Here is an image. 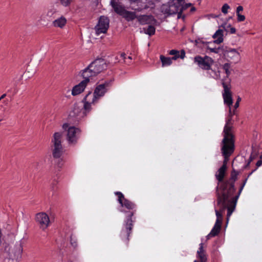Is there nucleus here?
<instances>
[{
  "label": "nucleus",
  "instance_id": "obj_1",
  "mask_svg": "<svg viewBox=\"0 0 262 262\" xmlns=\"http://www.w3.org/2000/svg\"><path fill=\"white\" fill-rule=\"evenodd\" d=\"M224 88L223 92V97L224 102L229 106V116L226 121V124L224 128L223 139V151L225 155H228V154L232 152L233 149V138L232 134V124L231 122L232 118L234 114V112H232L231 106L233 104V99L232 94L230 91V88L229 87L225 82L222 83Z\"/></svg>",
  "mask_w": 262,
  "mask_h": 262
},
{
  "label": "nucleus",
  "instance_id": "obj_2",
  "mask_svg": "<svg viewBox=\"0 0 262 262\" xmlns=\"http://www.w3.org/2000/svg\"><path fill=\"white\" fill-rule=\"evenodd\" d=\"M109 86V83L105 82L104 83L98 85L95 89L94 93L90 92L83 98L82 102L84 103L83 108L85 111L90 112L91 109V104L97 103L98 100L107 91V88Z\"/></svg>",
  "mask_w": 262,
  "mask_h": 262
},
{
  "label": "nucleus",
  "instance_id": "obj_3",
  "mask_svg": "<svg viewBox=\"0 0 262 262\" xmlns=\"http://www.w3.org/2000/svg\"><path fill=\"white\" fill-rule=\"evenodd\" d=\"M61 134L57 132L54 134L53 139L52 140V142L53 143L52 155L53 158L56 160L55 162L57 163L58 167H61L62 165V160L60 158L63 151L62 146L61 143Z\"/></svg>",
  "mask_w": 262,
  "mask_h": 262
},
{
  "label": "nucleus",
  "instance_id": "obj_4",
  "mask_svg": "<svg viewBox=\"0 0 262 262\" xmlns=\"http://www.w3.org/2000/svg\"><path fill=\"white\" fill-rule=\"evenodd\" d=\"M217 206L215 207V212L216 216V223L222 224L223 220V213L224 212L227 207V200L228 197L227 196L226 192L224 191L222 194H221L220 190L217 187Z\"/></svg>",
  "mask_w": 262,
  "mask_h": 262
},
{
  "label": "nucleus",
  "instance_id": "obj_5",
  "mask_svg": "<svg viewBox=\"0 0 262 262\" xmlns=\"http://www.w3.org/2000/svg\"><path fill=\"white\" fill-rule=\"evenodd\" d=\"M4 252L7 254L9 259L18 260L21 257L23 251L21 241L16 242L15 245L6 244L4 248Z\"/></svg>",
  "mask_w": 262,
  "mask_h": 262
},
{
  "label": "nucleus",
  "instance_id": "obj_6",
  "mask_svg": "<svg viewBox=\"0 0 262 262\" xmlns=\"http://www.w3.org/2000/svg\"><path fill=\"white\" fill-rule=\"evenodd\" d=\"M126 20L128 21L133 20L136 17H126ZM138 18V21L141 25H148L147 28H143L141 32H144V33L151 36L155 33V28L154 26L157 25V21L154 18V17H136Z\"/></svg>",
  "mask_w": 262,
  "mask_h": 262
},
{
  "label": "nucleus",
  "instance_id": "obj_7",
  "mask_svg": "<svg viewBox=\"0 0 262 262\" xmlns=\"http://www.w3.org/2000/svg\"><path fill=\"white\" fill-rule=\"evenodd\" d=\"M63 129L66 132L67 140L69 143H75L80 134V130L78 128L70 125L68 123H64L62 125Z\"/></svg>",
  "mask_w": 262,
  "mask_h": 262
},
{
  "label": "nucleus",
  "instance_id": "obj_8",
  "mask_svg": "<svg viewBox=\"0 0 262 262\" xmlns=\"http://www.w3.org/2000/svg\"><path fill=\"white\" fill-rule=\"evenodd\" d=\"M235 191V188L234 187L233 184H232L230 186V187L228 191V193H226L227 196L228 197V199L227 200V222H228L230 216L232 214V212L234 211L237 199L232 197L233 193Z\"/></svg>",
  "mask_w": 262,
  "mask_h": 262
},
{
  "label": "nucleus",
  "instance_id": "obj_9",
  "mask_svg": "<svg viewBox=\"0 0 262 262\" xmlns=\"http://www.w3.org/2000/svg\"><path fill=\"white\" fill-rule=\"evenodd\" d=\"M222 54L227 61L232 63H237L241 60V56L238 49L226 48L223 50Z\"/></svg>",
  "mask_w": 262,
  "mask_h": 262
},
{
  "label": "nucleus",
  "instance_id": "obj_10",
  "mask_svg": "<svg viewBox=\"0 0 262 262\" xmlns=\"http://www.w3.org/2000/svg\"><path fill=\"white\" fill-rule=\"evenodd\" d=\"M111 4L114 11L119 15L123 16H137L134 11L132 12L127 10L119 2L112 0Z\"/></svg>",
  "mask_w": 262,
  "mask_h": 262
},
{
  "label": "nucleus",
  "instance_id": "obj_11",
  "mask_svg": "<svg viewBox=\"0 0 262 262\" xmlns=\"http://www.w3.org/2000/svg\"><path fill=\"white\" fill-rule=\"evenodd\" d=\"M183 9V7L176 4H164L162 7V11L164 14L168 15L177 14L178 16H181Z\"/></svg>",
  "mask_w": 262,
  "mask_h": 262
},
{
  "label": "nucleus",
  "instance_id": "obj_12",
  "mask_svg": "<svg viewBox=\"0 0 262 262\" xmlns=\"http://www.w3.org/2000/svg\"><path fill=\"white\" fill-rule=\"evenodd\" d=\"M110 26V20L108 17H99L97 25L95 27L96 34L97 35L106 33Z\"/></svg>",
  "mask_w": 262,
  "mask_h": 262
},
{
  "label": "nucleus",
  "instance_id": "obj_13",
  "mask_svg": "<svg viewBox=\"0 0 262 262\" xmlns=\"http://www.w3.org/2000/svg\"><path fill=\"white\" fill-rule=\"evenodd\" d=\"M223 141L222 142V148H221V150H222V154L223 155V156L224 157V158H225V160H224V164L223 165L221 166V167L218 170L217 172L215 174V177H216V178L217 179V180H218L219 181V183H221L223 182V179L224 178V176H225V171H226V168H227V167H226V161L227 160H228V157L231 155V154L234 151V140L233 139V149H232V152L229 153L228 155H225L223 153ZM219 183H218L219 184Z\"/></svg>",
  "mask_w": 262,
  "mask_h": 262
},
{
  "label": "nucleus",
  "instance_id": "obj_14",
  "mask_svg": "<svg viewBox=\"0 0 262 262\" xmlns=\"http://www.w3.org/2000/svg\"><path fill=\"white\" fill-rule=\"evenodd\" d=\"M194 62L201 69L208 70L210 69V67L213 63V60L211 57L207 56L204 57L198 56L194 58Z\"/></svg>",
  "mask_w": 262,
  "mask_h": 262
},
{
  "label": "nucleus",
  "instance_id": "obj_15",
  "mask_svg": "<svg viewBox=\"0 0 262 262\" xmlns=\"http://www.w3.org/2000/svg\"><path fill=\"white\" fill-rule=\"evenodd\" d=\"M133 215V212H130L125 221V224H124V227L122 229L121 232V236L122 239L126 238L128 239V237L133 228V221L132 220V216Z\"/></svg>",
  "mask_w": 262,
  "mask_h": 262
},
{
  "label": "nucleus",
  "instance_id": "obj_16",
  "mask_svg": "<svg viewBox=\"0 0 262 262\" xmlns=\"http://www.w3.org/2000/svg\"><path fill=\"white\" fill-rule=\"evenodd\" d=\"M35 220L42 230L46 229L50 224V219L48 215L45 212H40L36 215Z\"/></svg>",
  "mask_w": 262,
  "mask_h": 262
},
{
  "label": "nucleus",
  "instance_id": "obj_17",
  "mask_svg": "<svg viewBox=\"0 0 262 262\" xmlns=\"http://www.w3.org/2000/svg\"><path fill=\"white\" fill-rule=\"evenodd\" d=\"M89 65L96 75L106 68L105 61L102 59H96Z\"/></svg>",
  "mask_w": 262,
  "mask_h": 262
},
{
  "label": "nucleus",
  "instance_id": "obj_18",
  "mask_svg": "<svg viewBox=\"0 0 262 262\" xmlns=\"http://www.w3.org/2000/svg\"><path fill=\"white\" fill-rule=\"evenodd\" d=\"M115 194L118 195V201L122 207H124L128 209H133L134 208L135 206V204L129 200L125 199L123 194L121 192H116Z\"/></svg>",
  "mask_w": 262,
  "mask_h": 262
},
{
  "label": "nucleus",
  "instance_id": "obj_19",
  "mask_svg": "<svg viewBox=\"0 0 262 262\" xmlns=\"http://www.w3.org/2000/svg\"><path fill=\"white\" fill-rule=\"evenodd\" d=\"M88 84V80H83L78 84L74 86L72 90V94L76 96L81 94L84 90Z\"/></svg>",
  "mask_w": 262,
  "mask_h": 262
},
{
  "label": "nucleus",
  "instance_id": "obj_20",
  "mask_svg": "<svg viewBox=\"0 0 262 262\" xmlns=\"http://www.w3.org/2000/svg\"><path fill=\"white\" fill-rule=\"evenodd\" d=\"M238 173L236 172L235 170H233L231 175V180L233 181L232 183L229 184V188L227 189V186L228 185V183H223L221 186H220V189H221V194H222L224 191L226 192V193H228V191L230 187V186L232 184H233L234 185V182L236 181L237 179V176Z\"/></svg>",
  "mask_w": 262,
  "mask_h": 262
},
{
  "label": "nucleus",
  "instance_id": "obj_21",
  "mask_svg": "<svg viewBox=\"0 0 262 262\" xmlns=\"http://www.w3.org/2000/svg\"><path fill=\"white\" fill-rule=\"evenodd\" d=\"M94 73L95 72L90 68V65L80 72L81 76L84 79V80H88V83L90 81V77L96 76Z\"/></svg>",
  "mask_w": 262,
  "mask_h": 262
},
{
  "label": "nucleus",
  "instance_id": "obj_22",
  "mask_svg": "<svg viewBox=\"0 0 262 262\" xmlns=\"http://www.w3.org/2000/svg\"><path fill=\"white\" fill-rule=\"evenodd\" d=\"M86 112H89L84 110V112L82 113L81 109L77 105H75L72 111L70 113L69 116L71 118H76V120H78L83 116L81 115V114L86 113Z\"/></svg>",
  "mask_w": 262,
  "mask_h": 262
},
{
  "label": "nucleus",
  "instance_id": "obj_23",
  "mask_svg": "<svg viewBox=\"0 0 262 262\" xmlns=\"http://www.w3.org/2000/svg\"><path fill=\"white\" fill-rule=\"evenodd\" d=\"M212 37L214 39V43L219 44L223 41V30L218 29L213 35Z\"/></svg>",
  "mask_w": 262,
  "mask_h": 262
},
{
  "label": "nucleus",
  "instance_id": "obj_24",
  "mask_svg": "<svg viewBox=\"0 0 262 262\" xmlns=\"http://www.w3.org/2000/svg\"><path fill=\"white\" fill-rule=\"evenodd\" d=\"M199 246L200 247L197 251L198 257L200 258L201 262H206L207 261V257L203 248V244L201 243Z\"/></svg>",
  "mask_w": 262,
  "mask_h": 262
},
{
  "label": "nucleus",
  "instance_id": "obj_25",
  "mask_svg": "<svg viewBox=\"0 0 262 262\" xmlns=\"http://www.w3.org/2000/svg\"><path fill=\"white\" fill-rule=\"evenodd\" d=\"M67 23L65 17H58L53 21V25L55 27L62 28Z\"/></svg>",
  "mask_w": 262,
  "mask_h": 262
},
{
  "label": "nucleus",
  "instance_id": "obj_26",
  "mask_svg": "<svg viewBox=\"0 0 262 262\" xmlns=\"http://www.w3.org/2000/svg\"><path fill=\"white\" fill-rule=\"evenodd\" d=\"M160 59L162 62L163 67L170 66L172 63V58L166 57L163 55H160Z\"/></svg>",
  "mask_w": 262,
  "mask_h": 262
},
{
  "label": "nucleus",
  "instance_id": "obj_27",
  "mask_svg": "<svg viewBox=\"0 0 262 262\" xmlns=\"http://www.w3.org/2000/svg\"><path fill=\"white\" fill-rule=\"evenodd\" d=\"M221 228V224L215 222L213 228L210 232V235L216 236L220 232Z\"/></svg>",
  "mask_w": 262,
  "mask_h": 262
},
{
  "label": "nucleus",
  "instance_id": "obj_28",
  "mask_svg": "<svg viewBox=\"0 0 262 262\" xmlns=\"http://www.w3.org/2000/svg\"><path fill=\"white\" fill-rule=\"evenodd\" d=\"M221 26L227 32L230 31V33L234 34L236 32V29L234 28L231 27L230 24L227 23L223 24Z\"/></svg>",
  "mask_w": 262,
  "mask_h": 262
},
{
  "label": "nucleus",
  "instance_id": "obj_29",
  "mask_svg": "<svg viewBox=\"0 0 262 262\" xmlns=\"http://www.w3.org/2000/svg\"><path fill=\"white\" fill-rule=\"evenodd\" d=\"M207 49L210 51V52L215 53H219L220 52H223V50L224 49L221 48H213L209 46H207Z\"/></svg>",
  "mask_w": 262,
  "mask_h": 262
},
{
  "label": "nucleus",
  "instance_id": "obj_30",
  "mask_svg": "<svg viewBox=\"0 0 262 262\" xmlns=\"http://www.w3.org/2000/svg\"><path fill=\"white\" fill-rule=\"evenodd\" d=\"M195 45L198 47L202 48L205 44H209V42H205L202 39L198 38L195 40Z\"/></svg>",
  "mask_w": 262,
  "mask_h": 262
},
{
  "label": "nucleus",
  "instance_id": "obj_31",
  "mask_svg": "<svg viewBox=\"0 0 262 262\" xmlns=\"http://www.w3.org/2000/svg\"><path fill=\"white\" fill-rule=\"evenodd\" d=\"M230 63H226L223 66V69L225 71L227 76L230 74Z\"/></svg>",
  "mask_w": 262,
  "mask_h": 262
},
{
  "label": "nucleus",
  "instance_id": "obj_32",
  "mask_svg": "<svg viewBox=\"0 0 262 262\" xmlns=\"http://www.w3.org/2000/svg\"><path fill=\"white\" fill-rule=\"evenodd\" d=\"M247 179H248V178H246L244 180L243 184L242 185V186H241V187L239 188V191H238V193L237 195H236L235 196H234V198H235V199L238 200V198H239V195H240V194H241V192H242V190H243V188H244V186H245V184H246V182L247 181Z\"/></svg>",
  "mask_w": 262,
  "mask_h": 262
},
{
  "label": "nucleus",
  "instance_id": "obj_33",
  "mask_svg": "<svg viewBox=\"0 0 262 262\" xmlns=\"http://www.w3.org/2000/svg\"><path fill=\"white\" fill-rule=\"evenodd\" d=\"M244 8L242 6H239L236 8V13L237 16H244L242 14V12L243 11Z\"/></svg>",
  "mask_w": 262,
  "mask_h": 262
},
{
  "label": "nucleus",
  "instance_id": "obj_34",
  "mask_svg": "<svg viewBox=\"0 0 262 262\" xmlns=\"http://www.w3.org/2000/svg\"><path fill=\"white\" fill-rule=\"evenodd\" d=\"M211 73H210V74L213 78L217 79L220 78V75L219 71H214L212 70Z\"/></svg>",
  "mask_w": 262,
  "mask_h": 262
},
{
  "label": "nucleus",
  "instance_id": "obj_35",
  "mask_svg": "<svg viewBox=\"0 0 262 262\" xmlns=\"http://www.w3.org/2000/svg\"><path fill=\"white\" fill-rule=\"evenodd\" d=\"M229 9H230V6L227 4H225L222 7V12L226 15L227 14Z\"/></svg>",
  "mask_w": 262,
  "mask_h": 262
},
{
  "label": "nucleus",
  "instance_id": "obj_36",
  "mask_svg": "<svg viewBox=\"0 0 262 262\" xmlns=\"http://www.w3.org/2000/svg\"><path fill=\"white\" fill-rule=\"evenodd\" d=\"M72 0H60V2L63 6H67L70 4Z\"/></svg>",
  "mask_w": 262,
  "mask_h": 262
},
{
  "label": "nucleus",
  "instance_id": "obj_37",
  "mask_svg": "<svg viewBox=\"0 0 262 262\" xmlns=\"http://www.w3.org/2000/svg\"><path fill=\"white\" fill-rule=\"evenodd\" d=\"M180 58L181 59H184L185 56V52L184 50H182L181 51V52L179 53Z\"/></svg>",
  "mask_w": 262,
  "mask_h": 262
},
{
  "label": "nucleus",
  "instance_id": "obj_38",
  "mask_svg": "<svg viewBox=\"0 0 262 262\" xmlns=\"http://www.w3.org/2000/svg\"><path fill=\"white\" fill-rule=\"evenodd\" d=\"M241 100V98L238 97L234 106L235 109H236L237 107H238L239 101Z\"/></svg>",
  "mask_w": 262,
  "mask_h": 262
},
{
  "label": "nucleus",
  "instance_id": "obj_39",
  "mask_svg": "<svg viewBox=\"0 0 262 262\" xmlns=\"http://www.w3.org/2000/svg\"><path fill=\"white\" fill-rule=\"evenodd\" d=\"M57 184V182L55 181H53L51 184V187L53 190H55L56 185Z\"/></svg>",
  "mask_w": 262,
  "mask_h": 262
},
{
  "label": "nucleus",
  "instance_id": "obj_40",
  "mask_svg": "<svg viewBox=\"0 0 262 262\" xmlns=\"http://www.w3.org/2000/svg\"><path fill=\"white\" fill-rule=\"evenodd\" d=\"M178 52L179 51H178L177 50H172L170 51L169 54L171 55H174L178 54Z\"/></svg>",
  "mask_w": 262,
  "mask_h": 262
},
{
  "label": "nucleus",
  "instance_id": "obj_41",
  "mask_svg": "<svg viewBox=\"0 0 262 262\" xmlns=\"http://www.w3.org/2000/svg\"><path fill=\"white\" fill-rule=\"evenodd\" d=\"M71 243L73 247H76V246H77V243H76V241H73L72 237H71Z\"/></svg>",
  "mask_w": 262,
  "mask_h": 262
},
{
  "label": "nucleus",
  "instance_id": "obj_42",
  "mask_svg": "<svg viewBox=\"0 0 262 262\" xmlns=\"http://www.w3.org/2000/svg\"><path fill=\"white\" fill-rule=\"evenodd\" d=\"M254 158V157L252 155H251L249 158V161L247 164V166L249 165L250 162L253 160Z\"/></svg>",
  "mask_w": 262,
  "mask_h": 262
},
{
  "label": "nucleus",
  "instance_id": "obj_43",
  "mask_svg": "<svg viewBox=\"0 0 262 262\" xmlns=\"http://www.w3.org/2000/svg\"><path fill=\"white\" fill-rule=\"evenodd\" d=\"M178 58H180L179 52H178V54L174 55V56L172 57V60H176Z\"/></svg>",
  "mask_w": 262,
  "mask_h": 262
},
{
  "label": "nucleus",
  "instance_id": "obj_44",
  "mask_svg": "<svg viewBox=\"0 0 262 262\" xmlns=\"http://www.w3.org/2000/svg\"><path fill=\"white\" fill-rule=\"evenodd\" d=\"M262 164V161L261 160H258L256 163V166L257 167H259Z\"/></svg>",
  "mask_w": 262,
  "mask_h": 262
},
{
  "label": "nucleus",
  "instance_id": "obj_45",
  "mask_svg": "<svg viewBox=\"0 0 262 262\" xmlns=\"http://www.w3.org/2000/svg\"><path fill=\"white\" fill-rule=\"evenodd\" d=\"M178 2V4L177 5H179V6H182V3L184 1V0H177Z\"/></svg>",
  "mask_w": 262,
  "mask_h": 262
},
{
  "label": "nucleus",
  "instance_id": "obj_46",
  "mask_svg": "<svg viewBox=\"0 0 262 262\" xmlns=\"http://www.w3.org/2000/svg\"><path fill=\"white\" fill-rule=\"evenodd\" d=\"M245 17H237V20L239 22L243 21L245 20Z\"/></svg>",
  "mask_w": 262,
  "mask_h": 262
},
{
  "label": "nucleus",
  "instance_id": "obj_47",
  "mask_svg": "<svg viewBox=\"0 0 262 262\" xmlns=\"http://www.w3.org/2000/svg\"><path fill=\"white\" fill-rule=\"evenodd\" d=\"M125 56L126 55L124 53H121L120 55L121 57H122L123 59H125Z\"/></svg>",
  "mask_w": 262,
  "mask_h": 262
},
{
  "label": "nucleus",
  "instance_id": "obj_48",
  "mask_svg": "<svg viewBox=\"0 0 262 262\" xmlns=\"http://www.w3.org/2000/svg\"><path fill=\"white\" fill-rule=\"evenodd\" d=\"M6 96V94H3L1 97L0 98L2 99H4Z\"/></svg>",
  "mask_w": 262,
  "mask_h": 262
},
{
  "label": "nucleus",
  "instance_id": "obj_49",
  "mask_svg": "<svg viewBox=\"0 0 262 262\" xmlns=\"http://www.w3.org/2000/svg\"><path fill=\"white\" fill-rule=\"evenodd\" d=\"M211 237H214V236L213 235H210V233L208 234L206 236L207 239H209Z\"/></svg>",
  "mask_w": 262,
  "mask_h": 262
},
{
  "label": "nucleus",
  "instance_id": "obj_50",
  "mask_svg": "<svg viewBox=\"0 0 262 262\" xmlns=\"http://www.w3.org/2000/svg\"><path fill=\"white\" fill-rule=\"evenodd\" d=\"M195 10V8L194 7L191 8V9H190V11L191 12L194 11Z\"/></svg>",
  "mask_w": 262,
  "mask_h": 262
},
{
  "label": "nucleus",
  "instance_id": "obj_51",
  "mask_svg": "<svg viewBox=\"0 0 262 262\" xmlns=\"http://www.w3.org/2000/svg\"><path fill=\"white\" fill-rule=\"evenodd\" d=\"M255 170H255H253L251 173H250L249 174V175H248V177H249V176H250L252 173V172H253V171H254Z\"/></svg>",
  "mask_w": 262,
  "mask_h": 262
},
{
  "label": "nucleus",
  "instance_id": "obj_52",
  "mask_svg": "<svg viewBox=\"0 0 262 262\" xmlns=\"http://www.w3.org/2000/svg\"><path fill=\"white\" fill-rule=\"evenodd\" d=\"M127 58H128V59H129V60H132V57L131 56H128V57H127Z\"/></svg>",
  "mask_w": 262,
  "mask_h": 262
},
{
  "label": "nucleus",
  "instance_id": "obj_53",
  "mask_svg": "<svg viewBox=\"0 0 262 262\" xmlns=\"http://www.w3.org/2000/svg\"><path fill=\"white\" fill-rule=\"evenodd\" d=\"M140 16L144 17V16H148L147 15H141Z\"/></svg>",
  "mask_w": 262,
  "mask_h": 262
},
{
  "label": "nucleus",
  "instance_id": "obj_54",
  "mask_svg": "<svg viewBox=\"0 0 262 262\" xmlns=\"http://www.w3.org/2000/svg\"><path fill=\"white\" fill-rule=\"evenodd\" d=\"M130 1H133V2H136L137 1V0H130Z\"/></svg>",
  "mask_w": 262,
  "mask_h": 262
},
{
  "label": "nucleus",
  "instance_id": "obj_55",
  "mask_svg": "<svg viewBox=\"0 0 262 262\" xmlns=\"http://www.w3.org/2000/svg\"><path fill=\"white\" fill-rule=\"evenodd\" d=\"M182 18L183 20H184V18H185V17H182Z\"/></svg>",
  "mask_w": 262,
  "mask_h": 262
},
{
  "label": "nucleus",
  "instance_id": "obj_56",
  "mask_svg": "<svg viewBox=\"0 0 262 262\" xmlns=\"http://www.w3.org/2000/svg\"><path fill=\"white\" fill-rule=\"evenodd\" d=\"M2 120H3V119H0V122H1V121H2Z\"/></svg>",
  "mask_w": 262,
  "mask_h": 262
},
{
  "label": "nucleus",
  "instance_id": "obj_57",
  "mask_svg": "<svg viewBox=\"0 0 262 262\" xmlns=\"http://www.w3.org/2000/svg\"><path fill=\"white\" fill-rule=\"evenodd\" d=\"M194 262H198L197 260H194Z\"/></svg>",
  "mask_w": 262,
  "mask_h": 262
},
{
  "label": "nucleus",
  "instance_id": "obj_58",
  "mask_svg": "<svg viewBox=\"0 0 262 262\" xmlns=\"http://www.w3.org/2000/svg\"><path fill=\"white\" fill-rule=\"evenodd\" d=\"M1 100V99L0 98V101Z\"/></svg>",
  "mask_w": 262,
  "mask_h": 262
}]
</instances>
